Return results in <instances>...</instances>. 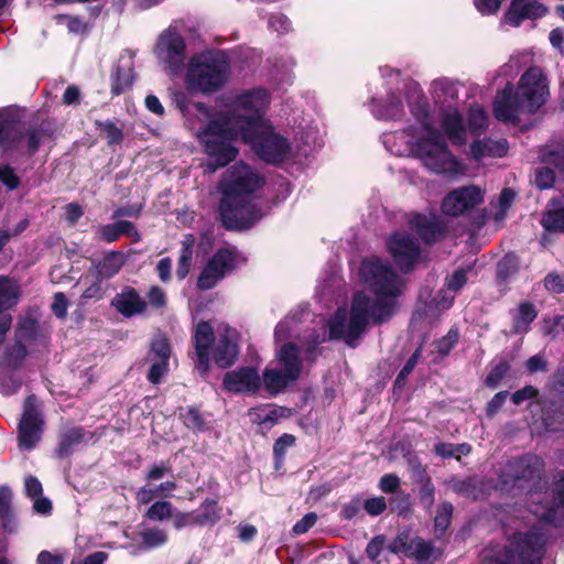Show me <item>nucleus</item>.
Returning a JSON list of instances; mask_svg holds the SVG:
<instances>
[{
    "label": "nucleus",
    "instance_id": "nucleus-1",
    "mask_svg": "<svg viewBox=\"0 0 564 564\" xmlns=\"http://www.w3.org/2000/svg\"><path fill=\"white\" fill-rule=\"evenodd\" d=\"M270 98L265 89L257 88L236 98L227 115L210 121L196 133L204 144L205 153L213 160L206 164V171L217 169L234 161L238 150L229 141L240 137L254 153L270 163L283 161L290 151V144L273 131L263 118Z\"/></svg>",
    "mask_w": 564,
    "mask_h": 564
},
{
    "label": "nucleus",
    "instance_id": "nucleus-2",
    "mask_svg": "<svg viewBox=\"0 0 564 564\" xmlns=\"http://www.w3.org/2000/svg\"><path fill=\"white\" fill-rule=\"evenodd\" d=\"M360 274L376 295L375 302L358 292L352 297L349 316L345 310H338L328 322L329 338L343 339L351 347L356 346L370 318L381 324L393 315L403 285L399 275L377 258L362 261Z\"/></svg>",
    "mask_w": 564,
    "mask_h": 564
},
{
    "label": "nucleus",
    "instance_id": "nucleus-3",
    "mask_svg": "<svg viewBox=\"0 0 564 564\" xmlns=\"http://www.w3.org/2000/svg\"><path fill=\"white\" fill-rule=\"evenodd\" d=\"M264 184L263 177L251 166L237 163L228 169L218 189L221 194L219 214L228 229H247L263 216L256 202V193Z\"/></svg>",
    "mask_w": 564,
    "mask_h": 564
},
{
    "label": "nucleus",
    "instance_id": "nucleus-4",
    "mask_svg": "<svg viewBox=\"0 0 564 564\" xmlns=\"http://www.w3.org/2000/svg\"><path fill=\"white\" fill-rule=\"evenodd\" d=\"M406 88L409 107L425 131V135L420 138L416 143V155L429 170L435 173L451 175L463 174V165L448 151L444 139L440 135L437 129L431 121L427 111V102L419 84L414 82L409 83Z\"/></svg>",
    "mask_w": 564,
    "mask_h": 564
},
{
    "label": "nucleus",
    "instance_id": "nucleus-5",
    "mask_svg": "<svg viewBox=\"0 0 564 564\" xmlns=\"http://www.w3.org/2000/svg\"><path fill=\"white\" fill-rule=\"evenodd\" d=\"M549 97L546 76L540 67H530L520 77L517 88L508 85L498 93L494 104L497 120L516 123L525 113L536 112Z\"/></svg>",
    "mask_w": 564,
    "mask_h": 564
},
{
    "label": "nucleus",
    "instance_id": "nucleus-6",
    "mask_svg": "<svg viewBox=\"0 0 564 564\" xmlns=\"http://www.w3.org/2000/svg\"><path fill=\"white\" fill-rule=\"evenodd\" d=\"M546 535L540 525L528 532H517L506 547L488 546L482 553L485 564H541Z\"/></svg>",
    "mask_w": 564,
    "mask_h": 564
},
{
    "label": "nucleus",
    "instance_id": "nucleus-7",
    "mask_svg": "<svg viewBox=\"0 0 564 564\" xmlns=\"http://www.w3.org/2000/svg\"><path fill=\"white\" fill-rule=\"evenodd\" d=\"M229 76V63L223 53H205L191 58L186 85L188 89L203 94L219 90Z\"/></svg>",
    "mask_w": 564,
    "mask_h": 564
},
{
    "label": "nucleus",
    "instance_id": "nucleus-8",
    "mask_svg": "<svg viewBox=\"0 0 564 564\" xmlns=\"http://www.w3.org/2000/svg\"><path fill=\"white\" fill-rule=\"evenodd\" d=\"M528 508L540 521L561 525L564 523V471L554 476L551 494L538 489L531 490Z\"/></svg>",
    "mask_w": 564,
    "mask_h": 564
},
{
    "label": "nucleus",
    "instance_id": "nucleus-9",
    "mask_svg": "<svg viewBox=\"0 0 564 564\" xmlns=\"http://www.w3.org/2000/svg\"><path fill=\"white\" fill-rule=\"evenodd\" d=\"M432 94L440 104H447L448 109L442 115L441 127L444 133L454 144H463L465 142V127L458 110L452 108V101L458 97L456 85L449 79H436L432 84Z\"/></svg>",
    "mask_w": 564,
    "mask_h": 564
},
{
    "label": "nucleus",
    "instance_id": "nucleus-10",
    "mask_svg": "<svg viewBox=\"0 0 564 564\" xmlns=\"http://www.w3.org/2000/svg\"><path fill=\"white\" fill-rule=\"evenodd\" d=\"M41 139L42 134L39 130H31L23 134L15 117L6 110H0V147L4 151L21 150L23 142L26 141L28 153L33 154L37 151Z\"/></svg>",
    "mask_w": 564,
    "mask_h": 564
},
{
    "label": "nucleus",
    "instance_id": "nucleus-11",
    "mask_svg": "<svg viewBox=\"0 0 564 564\" xmlns=\"http://www.w3.org/2000/svg\"><path fill=\"white\" fill-rule=\"evenodd\" d=\"M485 191L476 185L462 186L449 192L442 202V212L449 216H462L484 203Z\"/></svg>",
    "mask_w": 564,
    "mask_h": 564
},
{
    "label": "nucleus",
    "instance_id": "nucleus-12",
    "mask_svg": "<svg viewBox=\"0 0 564 564\" xmlns=\"http://www.w3.org/2000/svg\"><path fill=\"white\" fill-rule=\"evenodd\" d=\"M235 268V254L232 251L223 248L208 260L203 268L198 279L199 290H210L217 285Z\"/></svg>",
    "mask_w": 564,
    "mask_h": 564
},
{
    "label": "nucleus",
    "instance_id": "nucleus-13",
    "mask_svg": "<svg viewBox=\"0 0 564 564\" xmlns=\"http://www.w3.org/2000/svg\"><path fill=\"white\" fill-rule=\"evenodd\" d=\"M544 468L543 460L536 455H525L523 457L509 460L502 473V485L516 486L518 482H527L540 479Z\"/></svg>",
    "mask_w": 564,
    "mask_h": 564
},
{
    "label": "nucleus",
    "instance_id": "nucleus-14",
    "mask_svg": "<svg viewBox=\"0 0 564 564\" xmlns=\"http://www.w3.org/2000/svg\"><path fill=\"white\" fill-rule=\"evenodd\" d=\"M43 427L42 414L39 410L36 398L30 395L24 402V411L19 425L20 446L31 449L41 440Z\"/></svg>",
    "mask_w": 564,
    "mask_h": 564
},
{
    "label": "nucleus",
    "instance_id": "nucleus-15",
    "mask_svg": "<svg viewBox=\"0 0 564 564\" xmlns=\"http://www.w3.org/2000/svg\"><path fill=\"white\" fill-rule=\"evenodd\" d=\"M387 247L401 270H410L420 259V245L406 232H395L387 241Z\"/></svg>",
    "mask_w": 564,
    "mask_h": 564
},
{
    "label": "nucleus",
    "instance_id": "nucleus-16",
    "mask_svg": "<svg viewBox=\"0 0 564 564\" xmlns=\"http://www.w3.org/2000/svg\"><path fill=\"white\" fill-rule=\"evenodd\" d=\"M224 387L229 392L256 394L261 387V378L252 367L228 371L224 376Z\"/></svg>",
    "mask_w": 564,
    "mask_h": 564
},
{
    "label": "nucleus",
    "instance_id": "nucleus-17",
    "mask_svg": "<svg viewBox=\"0 0 564 564\" xmlns=\"http://www.w3.org/2000/svg\"><path fill=\"white\" fill-rule=\"evenodd\" d=\"M185 43L183 37L172 31H164L156 44V54L170 67L178 68L185 58Z\"/></svg>",
    "mask_w": 564,
    "mask_h": 564
},
{
    "label": "nucleus",
    "instance_id": "nucleus-18",
    "mask_svg": "<svg viewBox=\"0 0 564 564\" xmlns=\"http://www.w3.org/2000/svg\"><path fill=\"white\" fill-rule=\"evenodd\" d=\"M193 343L197 357L196 368L202 375H206L209 370L210 347L215 343L214 329L209 323L200 322L197 324Z\"/></svg>",
    "mask_w": 564,
    "mask_h": 564
},
{
    "label": "nucleus",
    "instance_id": "nucleus-19",
    "mask_svg": "<svg viewBox=\"0 0 564 564\" xmlns=\"http://www.w3.org/2000/svg\"><path fill=\"white\" fill-rule=\"evenodd\" d=\"M546 8L535 0H512L505 14V23L519 26L525 19H535L544 15Z\"/></svg>",
    "mask_w": 564,
    "mask_h": 564
},
{
    "label": "nucleus",
    "instance_id": "nucleus-20",
    "mask_svg": "<svg viewBox=\"0 0 564 564\" xmlns=\"http://www.w3.org/2000/svg\"><path fill=\"white\" fill-rule=\"evenodd\" d=\"M411 229L415 230L425 242L438 240L445 230V226L440 216L436 215H414L410 221Z\"/></svg>",
    "mask_w": 564,
    "mask_h": 564
},
{
    "label": "nucleus",
    "instance_id": "nucleus-21",
    "mask_svg": "<svg viewBox=\"0 0 564 564\" xmlns=\"http://www.w3.org/2000/svg\"><path fill=\"white\" fill-rule=\"evenodd\" d=\"M111 305L123 316L131 317L147 310V302L131 286H126L112 300Z\"/></svg>",
    "mask_w": 564,
    "mask_h": 564
},
{
    "label": "nucleus",
    "instance_id": "nucleus-22",
    "mask_svg": "<svg viewBox=\"0 0 564 564\" xmlns=\"http://www.w3.org/2000/svg\"><path fill=\"white\" fill-rule=\"evenodd\" d=\"M236 333L227 329L220 334L214 349V360L220 368H228L235 364L238 357Z\"/></svg>",
    "mask_w": 564,
    "mask_h": 564
},
{
    "label": "nucleus",
    "instance_id": "nucleus-23",
    "mask_svg": "<svg viewBox=\"0 0 564 564\" xmlns=\"http://www.w3.org/2000/svg\"><path fill=\"white\" fill-rule=\"evenodd\" d=\"M128 261V256L122 251H108L94 264L99 280H108L120 272Z\"/></svg>",
    "mask_w": 564,
    "mask_h": 564
},
{
    "label": "nucleus",
    "instance_id": "nucleus-24",
    "mask_svg": "<svg viewBox=\"0 0 564 564\" xmlns=\"http://www.w3.org/2000/svg\"><path fill=\"white\" fill-rule=\"evenodd\" d=\"M276 358L282 367L281 370L286 373V377L294 381L297 380L302 371V362L297 347L291 343L285 344L278 351Z\"/></svg>",
    "mask_w": 564,
    "mask_h": 564
},
{
    "label": "nucleus",
    "instance_id": "nucleus-25",
    "mask_svg": "<svg viewBox=\"0 0 564 564\" xmlns=\"http://www.w3.org/2000/svg\"><path fill=\"white\" fill-rule=\"evenodd\" d=\"M97 232L99 238L106 242H113L122 235L131 237L134 242H138L141 239V236L134 225L128 220H120L113 224L100 226Z\"/></svg>",
    "mask_w": 564,
    "mask_h": 564
},
{
    "label": "nucleus",
    "instance_id": "nucleus-26",
    "mask_svg": "<svg viewBox=\"0 0 564 564\" xmlns=\"http://www.w3.org/2000/svg\"><path fill=\"white\" fill-rule=\"evenodd\" d=\"M471 154L476 160H481L486 156H503L508 151V142L505 139L498 141L494 140H479L470 145Z\"/></svg>",
    "mask_w": 564,
    "mask_h": 564
},
{
    "label": "nucleus",
    "instance_id": "nucleus-27",
    "mask_svg": "<svg viewBox=\"0 0 564 564\" xmlns=\"http://www.w3.org/2000/svg\"><path fill=\"white\" fill-rule=\"evenodd\" d=\"M262 380L265 390L272 395L282 392L290 383L294 382L281 369L269 367L264 369Z\"/></svg>",
    "mask_w": 564,
    "mask_h": 564
},
{
    "label": "nucleus",
    "instance_id": "nucleus-28",
    "mask_svg": "<svg viewBox=\"0 0 564 564\" xmlns=\"http://www.w3.org/2000/svg\"><path fill=\"white\" fill-rule=\"evenodd\" d=\"M538 312L530 302H521L512 312L514 333H527L530 324L535 319Z\"/></svg>",
    "mask_w": 564,
    "mask_h": 564
},
{
    "label": "nucleus",
    "instance_id": "nucleus-29",
    "mask_svg": "<svg viewBox=\"0 0 564 564\" xmlns=\"http://www.w3.org/2000/svg\"><path fill=\"white\" fill-rule=\"evenodd\" d=\"M20 296L19 284L7 276L0 275V315L18 303Z\"/></svg>",
    "mask_w": 564,
    "mask_h": 564
},
{
    "label": "nucleus",
    "instance_id": "nucleus-30",
    "mask_svg": "<svg viewBox=\"0 0 564 564\" xmlns=\"http://www.w3.org/2000/svg\"><path fill=\"white\" fill-rule=\"evenodd\" d=\"M452 490L465 498L477 500L481 497L480 481L476 477L465 479L453 478L449 480Z\"/></svg>",
    "mask_w": 564,
    "mask_h": 564
},
{
    "label": "nucleus",
    "instance_id": "nucleus-31",
    "mask_svg": "<svg viewBox=\"0 0 564 564\" xmlns=\"http://www.w3.org/2000/svg\"><path fill=\"white\" fill-rule=\"evenodd\" d=\"M195 241L196 239L193 235H186L182 241L181 256L176 270V274L181 280L185 279L189 272Z\"/></svg>",
    "mask_w": 564,
    "mask_h": 564
},
{
    "label": "nucleus",
    "instance_id": "nucleus-32",
    "mask_svg": "<svg viewBox=\"0 0 564 564\" xmlns=\"http://www.w3.org/2000/svg\"><path fill=\"white\" fill-rule=\"evenodd\" d=\"M194 512L198 527L213 525L220 519V510L215 500H205Z\"/></svg>",
    "mask_w": 564,
    "mask_h": 564
},
{
    "label": "nucleus",
    "instance_id": "nucleus-33",
    "mask_svg": "<svg viewBox=\"0 0 564 564\" xmlns=\"http://www.w3.org/2000/svg\"><path fill=\"white\" fill-rule=\"evenodd\" d=\"M409 555L423 562L437 558L440 552L431 542L416 538L409 543Z\"/></svg>",
    "mask_w": 564,
    "mask_h": 564
},
{
    "label": "nucleus",
    "instance_id": "nucleus-34",
    "mask_svg": "<svg viewBox=\"0 0 564 564\" xmlns=\"http://www.w3.org/2000/svg\"><path fill=\"white\" fill-rule=\"evenodd\" d=\"M11 490L7 487H0V518L3 529L8 532H12L15 529V520L11 511Z\"/></svg>",
    "mask_w": 564,
    "mask_h": 564
},
{
    "label": "nucleus",
    "instance_id": "nucleus-35",
    "mask_svg": "<svg viewBox=\"0 0 564 564\" xmlns=\"http://www.w3.org/2000/svg\"><path fill=\"white\" fill-rule=\"evenodd\" d=\"M540 160L544 164H551L560 172H564V145L547 144L540 150Z\"/></svg>",
    "mask_w": 564,
    "mask_h": 564
},
{
    "label": "nucleus",
    "instance_id": "nucleus-36",
    "mask_svg": "<svg viewBox=\"0 0 564 564\" xmlns=\"http://www.w3.org/2000/svg\"><path fill=\"white\" fill-rule=\"evenodd\" d=\"M26 349L21 343L8 347L3 361L0 365L2 368L15 370L20 368L26 357Z\"/></svg>",
    "mask_w": 564,
    "mask_h": 564
},
{
    "label": "nucleus",
    "instance_id": "nucleus-37",
    "mask_svg": "<svg viewBox=\"0 0 564 564\" xmlns=\"http://www.w3.org/2000/svg\"><path fill=\"white\" fill-rule=\"evenodd\" d=\"M174 512L173 505L167 500H158L153 502L145 511V518L151 521H165L172 518Z\"/></svg>",
    "mask_w": 564,
    "mask_h": 564
},
{
    "label": "nucleus",
    "instance_id": "nucleus-38",
    "mask_svg": "<svg viewBox=\"0 0 564 564\" xmlns=\"http://www.w3.org/2000/svg\"><path fill=\"white\" fill-rule=\"evenodd\" d=\"M516 198V193L511 188H505L499 195L496 205H492L494 219L496 223H500L505 219L508 209L511 207Z\"/></svg>",
    "mask_w": 564,
    "mask_h": 564
},
{
    "label": "nucleus",
    "instance_id": "nucleus-39",
    "mask_svg": "<svg viewBox=\"0 0 564 564\" xmlns=\"http://www.w3.org/2000/svg\"><path fill=\"white\" fill-rule=\"evenodd\" d=\"M140 538L148 549H154L164 545L167 542V534L159 528H148L140 532Z\"/></svg>",
    "mask_w": 564,
    "mask_h": 564
},
{
    "label": "nucleus",
    "instance_id": "nucleus-40",
    "mask_svg": "<svg viewBox=\"0 0 564 564\" xmlns=\"http://www.w3.org/2000/svg\"><path fill=\"white\" fill-rule=\"evenodd\" d=\"M133 83L132 69L130 67L126 69L117 68L113 77L111 91L113 95L118 96L126 91Z\"/></svg>",
    "mask_w": 564,
    "mask_h": 564
},
{
    "label": "nucleus",
    "instance_id": "nucleus-41",
    "mask_svg": "<svg viewBox=\"0 0 564 564\" xmlns=\"http://www.w3.org/2000/svg\"><path fill=\"white\" fill-rule=\"evenodd\" d=\"M173 102L176 105V107L182 111L184 116L189 115L192 109H195L205 118L209 117L207 108L202 102L191 104L189 100L187 99V96L182 91L173 94Z\"/></svg>",
    "mask_w": 564,
    "mask_h": 564
},
{
    "label": "nucleus",
    "instance_id": "nucleus-42",
    "mask_svg": "<svg viewBox=\"0 0 564 564\" xmlns=\"http://www.w3.org/2000/svg\"><path fill=\"white\" fill-rule=\"evenodd\" d=\"M542 225L547 231H564V208L549 209L543 216Z\"/></svg>",
    "mask_w": 564,
    "mask_h": 564
},
{
    "label": "nucleus",
    "instance_id": "nucleus-43",
    "mask_svg": "<svg viewBox=\"0 0 564 564\" xmlns=\"http://www.w3.org/2000/svg\"><path fill=\"white\" fill-rule=\"evenodd\" d=\"M375 113L381 119L394 120L401 117L403 108L399 99L391 97L389 101L380 109L376 110Z\"/></svg>",
    "mask_w": 564,
    "mask_h": 564
},
{
    "label": "nucleus",
    "instance_id": "nucleus-44",
    "mask_svg": "<svg viewBox=\"0 0 564 564\" xmlns=\"http://www.w3.org/2000/svg\"><path fill=\"white\" fill-rule=\"evenodd\" d=\"M453 514V505L449 502H443L435 516L434 525L437 533H444L451 523Z\"/></svg>",
    "mask_w": 564,
    "mask_h": 564
},
{
    "label": "nucleus",
    "instance_id": "nucleus-45",
    "mask_svg": "<svg viewBox=\"0 0 564 564\" xmlns=\"http://www.w3.org/2000/svg\"><path fill=\"white\" fill-rule=\"evenodd\" d=\"M519 268L518 259L513 254H506L498 263L497 275L501 280H507L513 275Z\"/></svg>",
    "mask_w": 564,
    "mask_h": 564
},
{
    "label": "nucleus",
    "instance_id": "nucleus-46",
    "mask_svg": "<svg viewBox=\"0 0 564 564\" xmlns=\"http://www.w3.org/2000/svg\"><path fill=\"white\" fill-rule=\"evenodd\" d=\"M97 128L105 133L109 144L120 143L123 138L122 130L112 121H96Z\"/></svg>",
    "mask_w": 564,
    "mask_h": 564
},
{
    "label": "nucleus",
    "instance_id": "nucleus-47",
    "mask_svg": "<svg viewBox=\"0 0 564 564\" xmlns=\"http://www.w3.org/2000/svg\"><path fill=\"white\" fill-rule=\"evenodd\" d=\"M421 481H422V486L419 491L420 500H421L422 505L426 509L430 510L435 500L434 499L435 488H434L430 477H427L424 471L422 473Z\"/></svg>",
    "mask_w": 564,
    "mask_h": 564
},
{
    "label": "nucleus",
    "instance_id": "nucleus-48",
    "mask_svg": "<svg viewBox=\"0 0 564 564\" xmlns=\"http://www.w3.org/2000/svg\"><path fill=\"white\" fill-rule=\"evenodd\" d=\"M10 369L0 367V389L4 394L17 392L21 386L20 380L13 378Z\"/></svg>",
    "mask_w": 564,
    "mask_h": 564
},
{
    "label": "nucleus",
    "instance_id": "nucleus-49",
    "mask_svg": "<svg viewBox=\"0 0 564 564\" xmlns=\"http://www.w3.org/2000/svg\"><path fill=\"white\" fill-rule=\"evenodd\" d=\"M468 124L469 129L475 133L482 131L487 127L486 112L479 107L471 108L469 111Z\"/></svg>",
    "mask_w": 564,
    "mask_h": 564
},
{
    "label": "nucleus",
    "instance_id": "nucleus-50",
    "mask_svg": "<svg viewBox=\"0 0 564 564\" xmlns=\"http://www.w3.org/2000/svg\"><path fill=\"white\" fill-rule=\"evenodd\" d=\"M83 438V433L80 430H72L66 433L58 446L59 456L68 455L72 451L73 445L78 444Z\"/></svg>",
    "mask_w": 564,
    "mask_h": 564
},
{
    "label": "nucleus",
    "instance_id": "nucleus-51",
    "mask_svg": "<svg viewBox=\"0 0 564 564\" xmlns=\"http://www.w3.org/2000/svg\"><path fill=\"white\" fill-rule=\"evenodd\" d=\"M151 352L160 361H169L171 348L167 339L163 336L156 337L151 345Z\"/></svg>",
    "mask_w": 564,
    "mask_h": 564
},
{
    "label": "nucleus",
    "instance_id": "nucleus-52",
    "mask_svg": "<svg viewBox=\"0 0 564 564\" xmlns=\"http://www.w3.org/2000/svg\"><path fill=\"white\" fill-rule=\"evenodd\" d=\"M292 415V411L288 408L283 406H273L267 411V413L262 416V424H275L280 419L290 417Z\"/></svg>",
    "mask_w": 564,
    "mask_h": 564
},
{
    "label": "nucleus",
    "instance_id": "nucleus-53",
    "mask_svg": "<svg viewBox=\"0 0 564 564\" xmlns=\"http://www.w3.org/2000/svg\"><path fill=\"white\" fill-rule=\"evenodd\" d=\"M555 181L554 172L549 167H541L535 173V185L540 189L550 188Z\"/></svg>",
    "mask_w": 564,
    "mask_h": 564
},
{
    "label": "nucleus",
    "instance_id": "nucleus-54",
    "mask_svg": "<svg viewBox=\"0 0 564 564\" xmlns=\"http://www.w3.org/2000/svg\"><path fill=\"white\" fill-rule=\"evenodd\" d=\"M173 520V527L176 530H181L185 527L189 525H197L195 520V512H182V511H175L173 512V516L171 518Z\"/></svg>",
    "mask_w": 564,
    "mask_h": 564
},
{
    "label": "nucleus",
    "instance_id": "nucleus-55",
    "mask_svg": "<svg viewBox=\"0 0 564 564\" xmlns=\"http://www.w3.org/2000/svg\"><path fill=\"white\" fill-rule=\"evenodd\" d=\"M509 364L507 361L499 362L488 375L486 382L489 387L496 388L502 378L509 371Z\"/></svg>",
    "mask_w": 564,
    "mask_h": 564
},
{
    "label": "nucleus",
    "instance_id": "nucleus-56",
    "mask_svg": "<svg viewBox=\"0 0 564 564\" xmlns=\"http://www.w3.org/2000/svg\"><path fill=\"white\" fill-rule=\"evenodd\" d=\"M0 182L8 188L14 189L20 184V178L15 175L12 167L6 164H0Z\"/></svg>",
    "mask_w": 564,
    "mask_h": 564
},
{
    "label": "nucleus",
    "instance_id": "nucleus-57",
    "mask_svg": "<svg viewBox=\"0 0 564 564\" xmlns=\"http://www.w3.org/2000/svg\"><path fill=\"white\" fill-rule=\"evenodd\" d=\"M172 470L171 466L166 463L153 464L149 467L144 478L147 481H155L162 479L166 474Z\"/></svg>",
    "mask_w": 564,
    "mask_h": 564
},
{
    "label": "nucleus",
    "instance_id": "nucleus-58",
    "mask_svg": "<svg viewBox=\"0 0 564 564\" xmlns=\"http://www.w3.org/2000/svg\"><path fill=\"white\" fill-rule=\"evenodd\" d=\"M101 281L97 278V280L91 283L82 294L80 302L82 304H86L90 300H100L104 296V291L101 286Z\"/></svg>",
    "mask_w": 564,
    "mask_h": 564
},
{
    "label": "nucleus",
    "instance_id": "nucleus-59",
    "mask_svg": "<svg viewBox=\"0 0 564 564\" xmlns=\"http://www.w3.org/2000/svg\"><path fill=\"white\" fill-rule=\"evenodd\" d=\"M366 512L372 517L379 516L387 509L386 499L383 497H375L367 499L364 503Z\"/></svg>",
    "mask_w": 564,
    "mask_h": 564
},
{
    "label": "nucleus",
    "instance_id": "nucleus-60",
    "mask_svg": "<svg viewBox=\"0 0 564 564\" xmlns=\"http://www.w3.org/2000/svg\"><path fill=\"white\" fill-rule=\"evenodd\" d=\"M169 361L156 360L152 364L148 379L151 383L158 384L163 376L167 372Z\"/></svg>",
    "mask_w": 564,
    "mask_h": 564
},
{
    "label": "nucleus",
    "instance_id": "nucleus-61",
    "mask_svg": "<svg viewBox=\"0 0 564 564\" xmlns=\"http://www.w3.org/2000/svg\"><path fill=\"white\" fill-rule=\"evenodd\" d=\"M544 286L552 293L564 294V275L550 273L544 279Z\"/></svg>",
    "mask_w": 564,
    "mask_h": 564
},
{
    "label": "nucleus",
    "instance_id": "nucleus-62",
    "mask_svg": "<svg viewBox=\"0 0 564 564\" xmlns=\"http://www.w3.org/2000/svg\"><path fill=\"white\" fill-rule=\"evenodd\" d=\"M467 282V271L465 269L456 270L446 282L447 288L451 291H459Z\"/></svg>",
    "mask_w": 564,
    "mask_h": 564
},
{
    "label": "nucleus",
    "instance_id": "nucleus-63",
    "mask_svg": "<svg viewBox=\"0 0 564 564\" xmlns=\"http://www.w3.org/2000/svg\"><path fill=\"white\" fill-rule=\"evenodd\" d=\"M457 341L458 332L451 329L441 340L437 341L436 347L438 352L443 355L448 354Z\"/></svg>",
    "mask_w": 564,
    "mask_h": 564
},
{
    "label": "nucleus",
    "instance_id": "nucleus-64",
    "mask_svg": "<svg viewBox=\"0 0 564 564\" xmlns=\"http://www.w3.org/2000/svg\"><path fill=\"white\" fill-rule=\"evenodd\" d=\"M64 560L61 552L42 551L37 555L36 564H64Z\"/></svg>",
    "mask_w": 564,
    "mask_h": 564
}]
</instances>
